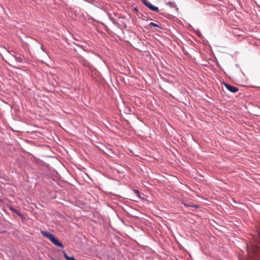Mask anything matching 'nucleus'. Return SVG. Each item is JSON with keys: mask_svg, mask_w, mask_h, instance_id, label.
<instances>
[{"mask_svg": "<svg viewBox=\"0 0 260 260\" xmlns=\"http://www.w3.org/2000/svg\"><path fill=\"white\" fill-rule=\"evenodd\" d=\"M224 86L228 90H229L232 93H235L239 90L237 87L232 86L226 83H224Z\"/></svg>", "mask_w": 260, "mask_h": 260, "instance_id": "7ed1b4c3", "label": "nucleus"}, {"mask_svg": "<svg viewBox=\"0 0 260 260\" xmlns=\"http://www.w3.org/2000/svg\"><path fill=\"white\" fill-rule=\"evenodd\" d=\"M13 56L15 58L16 61H17L18 62L21 63L23 62V60L20 56H15V55H13Z\"/></svg>", "mask_w": 260, "mask_h": 260, "instance_id": "20e7f679", "label": "nucleus"}, {"mask_svg": "<svg viewBox=\"0 0 260 260\" xmlns=\"http://www.w3.org/2000/svg\"><path fill=\"white\" fill-rule=\"evenodd\" d=\"M135 192L138 195L139 194V191L138 190H135Z\"/></svg>", "mask_w": 260, "mask_h": 260, "instance_id": "9d476101", "label": "nucleus"}, {"mask_svg": "<svg viewBox=\"0 0 260 260\" xmlns=\"http://www.w3.org/2000/svg\"><path fill=\"white\" fill-rule=\"evenodd\" d=\"M149 26H155V27L160 28V26L159 25H158V24H156V23H155L154 22H150L149 24Z\"/></svg>", "mask_w": 260, "mask_h": 260, "instance_id": "39448f33", "label": "nucleus"}, {"mask_svg": "<svg viewBox=\"0 0 260 260\" xmlns=\"http://www.w3.org/2000/svg\"><path fill=\"white\" fill-rule=\"evenodd\" d=\"M41 234L45 237L48 238L55 246L63 248V245L53 234L43 231H41Z\"/></svg>", "mask_w": 260, "mask_h": 260, "instance_id": "f257e3e1", "label": "nucleus"}, {"mask_svg": "<svg viewBox=\"0 0 260 260\" xmlns=\"http://www.w3.org/2000/svg\"><path fill=\"white\" fill-rule=\"evenodd\" d=\"M67 259L68 260H76L75 258L73 256H72V257L69 256Z\"/></svg>", "mask_w": 260, "mask_h": 260, "instance_id": "1a4fd4ad", "label": "nucleus"}, {"mask_svg": "<svg viewBox=\"0 0 260 260\" xmlns=\"http://www.w3.org/2000/svg\"><path fill=\"white\" fill-rule=\"evenodd\" d=\"M10 209L12 211H13L14 212H15L17 214L19 215V211L17 209H15L12 207H11Z\"/></svg>", "mask_w": 260, "mask_h": 260, "instance_id": "423d86ee", "label": "nucleus"}, {"mask_svg": "<svg viewBox=\"0 0 260 260\" xmlns=\"http://www.w3.org/2000/svg\"><path fill=\"white\" fill-rule=\"evenodd\" d=\"M62 251L63 253V255H64V257L67 259L69 256L67 254V253L65 252L64 251L62 250Z\"/></svg>", "mask_w": 260, "mask_h": 260, "instance_id": "0eeeda50", "label": "nucleus"}, {"mask_svg": "<svg viewBox=\"0 0 260 260\" xmlns=\"http://www.w3.org/2000/svg\"><path fill=\"white\" fill-rule=\"evenodd\" d=\"M183 204L186 207H189V206H190V205H188V204H187L186 203H183Z\"/></svg>", "mask_w": 260, "mask_h": 260, "instance_id": "9b49d317", "label": "nucleus"}, {"mask_svg": "<svg viewBox=\"0 0 260 260\" xmlns=\"http://www.w3.org/2000/svg\"><path fill=\"white\" fill-rule=\"evenodd\" d=\"M62 251L63 253V255H64V257L67 259L69 256L67 254V253L65 252L64 251L62 250Z\"/></svg>", "mask_w": 260, "mask_h": 260, "instance_id": "6e6552de", "label": "nucleus"}, {"mask_svg": "<svg viewBox=\"0 0 260 260\" xmlns=\"http://www.w3.org/2000/svg\"><path fill=\"white\" fill-rule=\"evenodd\" d=\"M41 49L42 51H43L44 52H45V49L44 48H43V46H41Z\"/></svg>", "mask_w": 260, "mask_h": 260, "instance_id": "f8f14e48", "label": "nucleus"}, {"mask_svg": "<svg viewBox=\"0 0 260 260\" xmlns=\"http://www.w3.org/2000/svg\"><path fill=\"white\" fill-rule=\"evenodd\" d=\"M143 4L149 8L151 10L154 12H158L159 9L158 8L152 5L151 3L148 2L147 0H142Z\"/></svg>", "mask_w": 260, "mask_h": 260, "instance_id": "f03ea898", "label": "nucleus"}]
</instances>
